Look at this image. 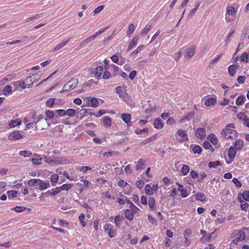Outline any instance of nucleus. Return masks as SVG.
<instances>
[{
  "mask_svg": "<svg viewBox=\"0 0 249 249\" xmlns=\"http://www.w3.org/2000/svg\"><path fill=\"white\" fill-rule=\"evenodd\" d=\"M206 135V130L203 128H198L196 132V137L200 139L204 138Z\"/></svg>",
  "mask_w": 249,
  "mask_h": 249,
  "instance_id": "nucleus-10",
  "label": "nucleus"
},
{
  "mask_svg": "<svg viewBox=\"0 0 249 249\" xmlns=\"http://www.w3.org/2000/svg\"><path fill=\"white\" fill-rule=\"evenodd\" d=\"M145 193L148 195H153V192L151 186L149 184H146L145 186Z\"/></svg>",
  "mask_w": 249,
  "mask_h": 249,
  "instance_id": "nucleus-49",
  "label": "nucleus"
},
{
  "mask_svg": "<svg viewBox=\"0 0 249 249\" xmlns=\"http://www.w3.org/2000/svg\"><path fill=\"white\" fill-rule=\"evenodd\" d=\"M38 186L40 191H43L50 187V183L48 181H44L39 179Z\"/></svg>",
  "mask_w": 249,
  "mask_h": 249,
  "instance_id": "nucleus-9",
  "label": "nucleus"
},
{
  "mask_svg": "<svg viewBox=\"0 0 249 249\" xmlns=\"http://www.w3.org/2000/svg\"><path fill=\"white\" fill-rule=\"evenodd\" d=\"M222 164L219 160H216L213 161H210L208 164V166L210 168H216L218 166H222Z\"/></svg>",
  "mask_w": 249,
  "mask_h": 249,
  "instance_id": "nucleus-37",
  "label": "nucleus"
},
{
  "mask_svg": "<svg viewBox=\"0 0 249 249\" xmlns=\"http://www.w3.org/2000/svg\"><path fill=\"white\" fill-rule=\"evenodd\" d=\"M177 134L183 138V140L186 141L188 140V135L185 131L182 129H179L177 131Z\"/></svg>",
  "mask_w": 249,
  "mask_h": 249,
  "instance_id": "nucleus-27",
  "label": "nucleus"
},
{
  "mask_svg": "<svg viewBox=\"0 0 249 249\" xmlns=\"http://www.w3.org/2000/svg\"><path fill=\"white\" fill-rule=\"evenodd\" d=\"M143 48L144 46L143 45H140L136 50H135L131 53V54L132 55L133 54H137Z\"/></svg>",
  "mask_w": 249,
  "mask_h": 249,
  "instance_id": "nucleus-60",
  "label": "nucleus"
},
{
  "mask_svg": "<svg viewBox=\"0 0 249 249\" xmlns=\"http://www.w3.org/2000/svg\"><path fill=\"white\" fill-rule=\"evenodd\" d=\"M39 179H32L28 181V184L31 187H36L38 186Z\"/></svg>",
  "mask_w": 249,
  "mask_h": 249,
  "instance_id": "nucleus-46",
  "label": "nucleus"
},
{
  "mask_svg": "<svg viewBox=\"0 0 249 249\" xmlns=\"http://www.w3.org/2000/svg\"><path fill=\"white\" fill-rule=\"evenodd\" d=\"M181 171L183 176H186L190 171V167L187 165L183 164Z\"/></svg>",
  "mask_w": 249,
  "mask_h": 249,
  "instance_id": "nucleus-42",
  "label": "nucleus"
},
{
  "mask_svg": "<svg viewBox=\"0 0 249 249\" xmlns=\"http://www.w3.org/2000/svg\"><path fill=\"white\" fill-rule=\"evenodd\" d=\"M134 212L130 209H126L124 211L125 217L129 221H131L133 220Z\"/></svg>",
  "mask_w": 249,
  "mask_h": 249,
  "instance_id": "nucleus-15",
  "label": "nucleus"
},
{
  "mask_svg": "<svg viewBox=\"0 0 249 249\" xmlns=\"http://www.w3.org/2000/svg\"><path fill=\"white\" fill-rule=\"evenodd\" d=\"M58 176L56 174H54L51 176V181L52 183H55L58 181Z\"/></svg>",
  "mask_w": 249,
  "mask_h": 249,
  "instance_id": "nucleus-58",
  "label": "nucleus"
},
{
  "mask_svg": "<svg viewBox=\"0 0 249 249\" xmlns=\"http://www.w3.org/2000/svg\"><path fill=\"white\" fill-rule=\"evenodd\" d=\"M61 192L59 187H56L55 188H53L51 190L47 192V194H50L52 196H55L58 194H59Z\"/></svg>",
  "mask_w": 249,
  "mask_h": 249,
  "instance_id": "nucleus-36",
  "label": "nucleus"
},
{
  "mask_svg": "<svg viewBox=\"0 0 249 249\" xmlns=\"http://www.w3.org/2000/svg\"><path fill=\"white\" fill-rule=\"evenodd\" d=\"M208 139L214 145H216L218 143V139L216 136L213 134L209 135Z\"/></svg>",
  "mask_w": 249,
  "mask_h": 249,
  "instance_id": "nucleus-29",
  "label": "nucleus"
},
{
  "mask_svg": "<svg viewBox=\"0 0 249 249\" xmlns=\"http://www.w3.org/2000/svg\"><path fill=\"white\" fill-rule=\"evenodd\" d=\"M104 229L108 234L110 238L115 236L116 231L112 229V226L110 224H106L104 227Z\"/></svg>",
  "mask_w": 249,
  "mask_h": 249,
  "instance_id": "nucleus-6",
  "label": "nucleus"
},
{
  "mask_svg": "<svg viewBox=\"0 0 249 249\" xmlns=\"http://www.w3.org/2000/svg\"><path fill=\"white\" fill-rule=\"evenodd\" d=\"M243 199L246 201H249V191H245L242 193Z\"/></svg>",
  "mask_w": 249,
  "mask_h": 249,
  "instance_id": "nucleus-59",
  "label": "nucleus"
},
{
  "mask_svg": "<svg viewBox=\"0 0 249 249\" xmlns=\"http://www.w3.org/2000/svg\"><path fill=\"white\" fill-rule=\"evenodd\" d=\"M89 109H82L77 112L76 118L79 120L82 119L85 116L89 114L93 115V113L91 112Z\"/></svg>",
  "mask_w": 249,
  "mask_h": 249,
  "instance_id": "nucleus-5",
  "label": "nucleus"
},
{
  "mask_svg": "<svg viewBox=\"0 0 249 249\" xmlns=\"http://www.w3.org/2000/svg\"><path fill=\"white\" fill-rule=\"evenodd\" d=\"M122 217L118 215H117L115 217V219H114V223L116 225V226L117 227H120V226L121 225V222L122 220Z\"/></svg>",
  "mask_w": 249,
  "mask_h": 249,
  "instance_id": "nucleus-52",
  "label": "nucleus"
},
{
  "mask_svg": "<svg viewBox=\"0 0 249 249\" xmlns=\"http://www.w3.org/2000/svg\"><path fill=\"white\" fill-rule=\"evenodd\" d=\"M216 102V100L214 98H208L205 102V105L207 107H210L214 104H215Z\"/></svg>",
  "mask_w": 249,
  "mask_h": 249,
  "instance_id": "nucleus-34",
  "label": "nucleus"
},
{
  "mask_svg": "<svg viewBox=\"0 0 249 249\" xmlns=\"http://www.w3.org/2000/svg\"><path fill=\"white\" fill-rule=\"evenodd\" d=\"M236 149L233 147H231L229 148L228 151V156L229 157L231 160V161L227 162V163H230L232 161V160L235 158L236 154Z\"/></svg>",
  "mask_w": 249,
  "mask_h": 249,
  "instance_id": "nucleus-13",
  "label": "nucleus"
},
{
  "mask_svg": "<svg viewBox=\"0 0 249 249\" xmlns=\"http://www.w3.org/2000/svg\"><path fill=\"white\" fill-rule=\"evenodd\" d=\"M246 101V97L244 95H239L236 100V104L238 106H242Z\"/></svg>",
  "mask_w": 249,
  "mask_h": 249,
  "instance_id": "nucleus-19",
  "label": "nucleus"
},
{
  "mask_svg": "<svg viewBox=\"0 0 249 249\" xmlns=\"http://www.w3.org/2000/svg\"><path fill=\"white\" fill-rule=\"evenodd\" d=\"M45 121L48 122L49 121H50L51 119H52L54 116V113L53 111L48 110L45 111Z\"/></svg>",
  "mask_w": 249,
  "mask_h": 249,
  "instance_id": "nucleus-17",
  "label": "nucleus"
},
{
  "mask_svg": "<svg viewBox=\"0 0 249 249\" xmlns=\"http://www.w3.org/2000/svg\"><path fill=\"white\" fill-rule=\"evenodd\" d=\"M76 111L74 109L69 108L66 110V116H68L71 117H72L75 116L76 117Z\"/></svg>",
  "mask_w": 249,
  "mask_h": 249,
  "instance_id": "nucleus-31",
  "label": "nucleus"
},
{
  "mask_svg": "<svg viewBox=\"0 0 249 249\" xmlns=\"http://www.w3.org/2000/svg\"><path fill=\"white\" fill-rule=\"evenodd\" d=\"M196 47L195 45H191L187 48L185 51V57L188 60L190 59L195 54L196 51Z\"/></svg>",
  "mask_w": 249,
  "mask_h": 249,
  "instance_id": "nucleus-4",
  "label": "nucleus"
},
{
  "mask_svg": "<svg viewBox=\"0 0 249 249\" xmlns=\"http://www.w3.org/2000/svg\"><path fill=\"white\" fill-rule=\"evenodd\" d=\"M21 124L20 121L18 120H12L9 124V125L10 127L13 128Z\"/></svg>",
  "mask_w": 249,
  "mask_h": 249,
  "instance_id": "nucleus-45",
  "label": "nucleus"
},
{
  "mask_svg": "<svg viewBox=\"0 0 249 249\" xmlns=\"http://www.w3.org/2000/svg\"><path fill=\"white\" fill-rule=\"evenodd\" d=\"M12 89V87L10 85L5 86L2 90L3 94L7 96L10 94H11Z\"/></svg>",
  "mask_w": 249,
  "mask_h": 249,
  "instance_id": "nucleus-38",
  "label": "nucleus"
},
{
  "mask_svg": "<svg viewBox=\"0 0 249 249\" xmlns=\"http://www.w3.org/2000/svg\"><path fill=\"white\" fill-rule=\"evenodd\" d=\"M103 124L106 127H109L111 124V120L109 117H105L103 118Z\"/></svg>",
  "mask_w": 249,
  "mask_h": 249,
  "instance_id": "nucleus-32",
  "label": "nucleus"
},
{
  "mask_svg": "<svg viewBox=\"0 0 249 249\" xmlns=\"http://www.w3.org/2000/svg\"><path fill=\"white\" fill-rule=\"evenodd\" d=\"M89 98H90V100H89L88 102L90 103L91 107H96L99 106V101L98 98L94 97L91 98L89 97Z\"/></svg>",
  "mask_w": 249,
  "mask_h": 249,
  "instance_id": "nucleus-28",
  "label": "nucleus"
},
{
  "mask_svg": "<svg viewBox=\"0 0 249 249\" xmlns=\"http://www.w3.org/2000/svg\"><path fill=\"white\" fill-rule=\"evenodd\" d=\"M151 25L147 24L141 32L140 35L144 36L146 35L151 30Z\"/></svg>",
  "mask_w": 249,
  "mask_h": 249,
  "instance_id": "nucleus-30",
  "label": "nucleus"
},
{
  "mask_svg": "<svg viewBox=\"0 0 249 249\" xmlns=\"http://www.w3.org/2000/svg\"><path fill=\"white\" fill-rule=\"evenodd\" d=\"M244 146V142L242 140L239 139L234 142V147L237 150H240Z\"/></svg>",
  "mask_w": 249,
  "mask_h": 249,
  "instance_id": "nucleus-16",
  "label": "nucleus"
},
{
  "mask_svg": "<svg viewBox=\"0 0 249 249\" xmlns=\"http://www.w3.org/2000/svg\"><path fill=\"white\" fill-rule=\"evenodd\" d=\"M246 234L244 231H239L237 234L236 236L231 242V246H234L238 245L240 242L243 241L245 239Z\"/></svg>",
  "mask_w": 249,
  "mask_h": 249,
  "instance_id": "nucleus-3",
  "label": "nucleus"
},
{
  "mask_svg": "<svg viewBox=\"0 0 249 249\" xmlns=\"http://www.w3.org/2000/svg\"><path fill=\"white\" fill-rule=\"evenodd\" d=\"M145 161L142 159H140L137 162V165L136 166V169L137 170H140L141 169L143 168L144 165Z\"/></svg>",
  "mask_w": 249,
  "mask_h": 249,
  "instance_id": "nucleus-40",
  "label": "nucleus"
},
{
  "mask_svg": "<svg viewBox=\"0 0 249 249\" xmlns=\"http://www.w3.org/2000/svg\"><path fill=\"white\" fill-rule=\"evenodd\" d=\"M147 204L149 207L150 210H154L156 207V203L155 199L153 197H150L149 198Z\"/></svg>",
  "mask_w": 249,
  "mask_h": 249,
  "instance_id": "nucleus-22",
  "label": "nucleus"
},
{
  "mask_svg": "<svg viewBox=\"0 0 249 249\" xmlns=\"http://www.w3.org/2000/svg\"><path fill=\"white\" fill-rule=\"evenodd\" d=\"M33 162L37 165L40 164L42 162V159L39 157H36L32 159Z\"/></svg>",
  "mask_w": 249,
  "mask_h": 249,
  "instance_id": "nucleus-55",
  "label": "nucleus"
},
{
  "mask_svg": "<svg viewBox=\"0 0 249 249\" xmlns=\"http://www.w3.org/2000/svg\"><path fill=\"white\" fill-rule=\"evenodd\" d=\"M7 184L5 181H0V194L5 191Z\"/></svg>",
  "mask_w": 249,
  "mask_h": 249,
  "instance_id": "nucleus-56",
  "label": "nucleus"
},
{
  "mask_svg": "<svg viewBox=\"0 0 249 249\" xmlns=\"http://www.w3.org/2000/svg\"><path fill=\"white\" fill-rule=\"evenodd\" d=\"M12 210L15 211L17 213H21L26 210V208L23 206H17L11 208Z\"/></svg>",
  "mask_w": 249,
  "mask_h": 249,
  "instance_id": "nucleus-53",
  "label": "nucleus"
},
{
  "mask_svg": "<svg viewBox=\"0 0 249 249\" xmlns=\"http://www.w3.org/2000/svg\"><path fill=\"white\" fill-rule=\"evenodd\" d=\"M44 159L46 162L49 163L50 164H52L53 163H57L58 162L51 157L45 156L44 158Z\"/></svg>",
  "mask_w": 249,
  "mask_h": 249,
  "instance_id": "nucleus-48",
  "label": "nucleus"
},
{
  "mask_svg": "<svg viewBox=\"0 0 249 249\" xmlns=\"http://www.w3.org/2000/svg\"><path fill=\"white\" fill-rule=\"evenodd\" d=\"M232 182L235 184V185L238 188H241L242 186V183L237 178H233L232 179Z\"/></svg>",
  "mask_w": 249,
  "mask_h": 249,
  "instance_id": "nucleus-61",
  "label": "nucleus"
},
{
  "mask_svg": "<svg viewBox=\"0 0 249 249\" xmlns=\"http://www.w3.org/2000/svg\"><path fill=\"white\" fill-rule=\"evenodd\" d=\"M148 219L153 225H157L156 220L151 215H148Z\"/></svg>",
  "mask_w": 249,
  "mask_h": 249,
  "instance_id": "nucleus-64",
  "label": "nucleus"
},
{
  "mask_svg": "<svg viewBox=\"0 0 249 249\" xmlns=\"http://www.w3.org/2000/svg\"><path fill=\"white\" fill-rule=\"evenodd\" d=\"M24 137L23 135H21L19 131H17L11 133L8 137V139L10 140H18L20 139H22Z\"/></svg>",
  "mask_w": 249,
  "mask_h": 249,
  "instance_id": "nucleus-7",
  "label": "nucleus"
},
{
  "mask_svg": "<svg viewBox=\"0 0 249 249\" xmlns=\"http://www.w3.org/2000/svg\"><path fill=\"white\" fill-rule=\"evenodd\" d=\"M247 118L244 113H239L237 114V118L242 120L243 122Z\"/></svg>",
  "mask_w": 249,
  "mask_h": 249,
  "instance_id": "nucleus-62",
  "label": "nucleus"
},
{
  "mask_svg": "<svg viewBox=\"0 0 249 249\" xmlns=\"http://www.w3.org/2000/svg\"><path fill=\"white\" fill-rule=\"evenodd\" d=\"M106 28L104 29L103 30H99V31L97 32L95 34H94L93 36H89L86 39H85L81 44V45L83 44H86L92 41V40L94 39L96 36H97L98 35L101 34L103 33L106 30Z\"/></svg>",
  "mask_w": 249,
  "mask_h": 249,
  "instance_id": "nucleus-8",
  "label": "nucleus"
},
{
  "mask_svg": "<svg viewBox=\"0 0 249 249\" xmlns=\"http://www.w3.org/2000/svg\"><path fill=\"white\" fill-rule=\"evenodd\" d=\"M136 29V26L133 24L130 23L128 26V30L127 31V35L130 36L132 34Z\"/></svg>",
  "mask_w": 249,
  "mask_h": 249,
  "instance_id": "nucleus-39",
  "label": "nucleus"
},
{
  "mask_svg": "<svg viewBox=\"0 0 249 249\" xmlns=\"http://www.w3.org/2000/svg\"><path fill=\"white\" fill-rule=\"evenodd\" d=\"M78 80L76 78H71L64 86L63 90L61 92L69 91L75 89L78 84Z\"/></svg>",
  "mask_w": 249,
  "mask_h": 249,
  "instance_id": "nucleus-2",
  "label": "nucleus"
},
{
  "mask_svg": "<svg viewBox=\"0 0 249 249\" xmlns=\"http://www.w3.org/2000/svg\"><path fill=\"white\" fill-rule=\"evenodd\" d=\"M234 125L233 124H229L224 128L221 132V134L223 137L226 139H235L238 134L237 132L233 129Z\"/></svg>",
  "mask_w": 249,
  "mask_h": 249,
  "instance_id": "nucleus-1",
  "label": "nucleus"
},
{
  "mask_svg": "<svg viewBox=\"0 0 249 249\" xmlns=\"http://www.w3.org/2000/svg\"><path fill=\"white\" fill-rule=\"evenodd\" d=\"M157 139L156 135H153L151 137H149L146 139L143 140L142 141L141 144L143 145H145L147 143L155 141Z\"/></svg>",
  "mask_w": 249,
  "mask_h": 249,
  "instance_id": "nucleus-33",
  "label": "nucleus"
},
{
  "mask_svg": "<svg viewBox=\"0 0 249 249\" xmlns=\"http://www.w3.org/2000/svg\"><path fill=\"white\" fill-rule=\"evenodd\" d=\"M201 3L200 2H196L195 8L191 10L189 13L190 16H193L197 11L198 7L200 6Z\"/></svg>",
  "mask_w": 249,
  "mask_h": 249,
  "instance_id": "nucleus-47",
  "label": "nucleus"
},
{
  "mask_svg": "<svg viewBox=\"0 0 249 249\" xmlns=\"http://www.w3.org/2000/svg\"><path fill=\"white\" fill-rule=\"evenodd\" d=\"M73 186L72 184H64L61 186L59 188L60 191H68Z\"/></svg>",
  "mask_w": 249,
  "mask_h": 249,
  "instance_id": "nucleus-43",
  "label": "nucleus"
},
{
  "mask_svg": "<svg viewBox=\"0 0 249 249\" xmlns=\"http://www.w3.org/2000/svg\"><path fill=\"white\" fill-rule=\"evenodd\" d=\"M192 150L195 154H200L202 152L201 147L198 145H192Z\"/></svg>",
  "mask_w": 249,
  "mask_h": 249,
  "instance_id": "nucleus-35",
  "label": "nucleus"
},
{
  "mask_svg": "<svg viewBox=\"0 0 249 249\" xmlns=\"http://www.w3.org/2000/svg\"><path fill=\"white\" fill-rule=\"evenodd\" d=\"M7 195L9 198H14L17 196V192L15 190L8 191L7 192Z\"/></svg>",
  "mask_w": 249,
  "mask_h": 249,
  "instance_id": "nucleus-50",
  "label": "nucleus"
},
{
  "mask_svg": "<svg viewBox=\"0 0 249 249\" xmlns=\"http://www.w3.org/2000/svg\"><path fill=\"white\" fill-rule=\"evenodd\" d=\"M70 40V38H68L65 41H64L63 42L58 44L56 45L53 49V52H56L60 49H61L62 48H63L64 46H65Z\"/></svg>",
  "mask_w": 249,
  "mask_h": 249,
  "instance_id": "nucleus-25",
  "label": "nucleus"
},
{
  "mask_svg": "<svg viewBox=\"0 0 249 249\" xmlns=\"http://www.w3.org/2000/svg\"><path fill=\"white\" fill-rule=\"evenodd\" d=\"M237 66L235 65H231L228 67V72L231 76H233L236 72Z\"/></svg>",
  "mask_w": 249,
  "mask_h": 249,
  "instance_id": "nucleus-20",
  "label": "nucleus"
},
{
  "mask_svg": "<svg viewBox=\"0 0 249 249\" xmlns=\"http://www.w3.org/2000/svg\"><path fill=\"white\" fill-rule=\"evenodd\" d=\"M176 184L178 186V190L180 192L181 196L183 198L186 197L188 196L186 190L184 189L183 186L179 184L178 183H177Z\"/></svg>",
  "mask_w": 249,
  "mask_h": 249,
  "instance_id": "nucleus-18",
  "label": "nucleus"
},
{
  "mask_svg": "<svg viewBox=\"0 0 249 249\" xmlns=\"http://www.w3.org/2000/svg\"><path fill=\"white\" fill-rule=\"evenodd\" d=\"M249 205L247 202H243L241 204V208L242 211H247Z\"/></svg>",
  "mask_w": 249,
  "mask_h": 249,
  "instance_id": "nucleus-63",
  "label": "nucleus"
},
{
  "mask_svg": "<svg viewBox=\"0 0 249 249\" xmlns=\"http://www.w3.org/2000/svg\"><path fill=\"white\" fill-rule=\"evenodd\" d=\"M55 99L54 98H50L48 99L46 103V105L50 107H53L54 104Z\"/></svg>",
  "mask_w": 249,
  "mask_h": 249,
  "instance_id": "nucleus-57",
  "label": "nucleus"
},
{
  "mask_svg": "<svg viewBox=\"0 0 249 249\" xmlns=\"http://www.w3.org/2000/svg\"><path fill=\"white\" fill-rule=\"evenodd\" d=\"M192 233V231L190 229H187L185 230L183 232V235L185 239V244L186 246H189L190 244V241L188 240V237L191 235Z\"/></svg>",
  "mask_w": 249,
  "mask_h": 249,
  "instance_id": "nucleus-12",
  "label": "nucleus"
},
{
  "mask_svg": "<svg viewBox=\"0 0 249 249\" xmlns=\"http://www.w3.org/2000/svg\"><path fill=\"white\" fill-rule=\"evenodd\" d=\"M121 119L126 124H128L131 119V115L129 113H123Z\"/></svg>",
  "mask_w": 249,
  "mask_h": 249,
  "instance_id": "nucleus-23",
  "label": "nucleus"
},
{
  "mask_svg": "<svg viewBox=\"0 0 249 249\" xmlns=\"http://www.w3.org/2000/svg\"><path fill=\"white\" fill-rule=\"evenodd\" d=\"M138 36H134L128 46L127 51H130L135 47L138 42Z\"/></svg>",
  "mask_w": 249,
  "mask_h": 249,
  "instance_id": "nucleus-11",
  "label": "nucleus"
},
{
  "mask_svg": "<svg viewBox=\"0 0 249 249\" xmlns=\"http://www.w3.org/2000/svg\"><path fill=\"white\" fill-rule=\"evenodd\" d=\"M203 146L205 149H208L211 150L212 151H214L213 147L212 146L210 142L208 141H205L203 143Z\"/></svg>",
  "mask_w": 249,
  "mask_h": 249,
  "instance_id": "nucleus-44",
  "label": "nucleus"
},
{
  "mask_svg": "<svg viewBox=\"0 0 249 249\" xmlns=\"http://www.w3.org/2000/svg\"><path fill=\"white\" fill-rule=\"evenodd\" d=\"M103 197H107L109 199H114L115 197L114 196H111L108 191H106L102 193V194Z\"/></svg>",
  "mask_w": 249,
  "mask_h": 249,
  "instance_id": "nucleus-54",
  "label": "nucleus"
},
{
  "mask_svg": "<svg viewBox=\"0 0 249 249\" xmlns=\"http://www.w3.org/2000/svg\"><path fill=\"white\" fill-rule=\"evenodd\" d=\"M19 154V155L22 156L24 157H29L32 155V153L29 151L24 150L20 151Z\"/></svg>",
  "mask_w": 249,
  "mask_h": 249,
  "instance_id": "nucleus-51",
  "label": "nucleus"
},
{
  "mask_svg": "<svg viewBox=\"0 0 249 249\" xmlns=\"http://www.w3.org/2000/svg\"><path fill=\"white\" fill-rule=\"evenodd\" d=\"M153 125L154 127L157 129H160L163 126V124L161 123V120L159 118H156L155 119Z\"/></svg>",
  "mask_w": 249,
  "mask_h": 249,
  "instance_id": "nucleus-21",
  "label": "nucleus"
},
{
  "mask_svg": "<svg viewBox=\"0 0 249 249\" xmlns=\"http://www.w3.org/2000/svg\"><path fill=\"white\" fill-rule=\"evenodd\" d=\"M237 12V10H236L233 6L230 5L227 6L226 8V14L232 16L235 14Z\"/></svg>",
  "mask_w": 249,
  "mask_h": 249,
  "instance_id": "nucleus-24",
  "label": "nucleus"
},
{
  "mask_svg": "<svg viewBox=\"0 0 249 249\" xmlns=\"http://www.w3.org/2000/svg\"><path fill=\"white\" fill-rule=\"evenodd\" d=\"M240 59L243 62L246 63H248L249 61V54L246 53H243L241 55Z\"/></svg>",
  "mask_w": 249,
  "mask_h": 249,
  "instance_id": "nucleus-41",
  "label": "nucleus"
},
{
  "mask_svg": "<svg viewBox=\"0 0 249 249\" xmlns=\"http://www.w3.org/2000/svg\"><path fill=\"white\" fill-rule=\"evenodd\" d=\"M104 68L102 66L97 67L94 70V73L97 77L98 79H100L101 77L102 74L103 72Z\"/></svg>",
  "mask_w": 249,
  "mask_h": 249,
  "instance_id": "nucleus-26",
  "label": "nucleus"
},
{
  "mask_svg": "<svg viewBox=\"0 0 249 249\" xmlns=\"http://www.w3.org/2000/svg\"><path fill=\"white\" fill-rule=\"evenodd\" d=\"M35 81L34 75L26 77L24 81L27 88H30Z\"/></svg>",
  "mask_w": 249,
  "mask_h": 249,
  "instance_id": "nucleus-14",
  "label": "nucleus"
}]
</instances>
